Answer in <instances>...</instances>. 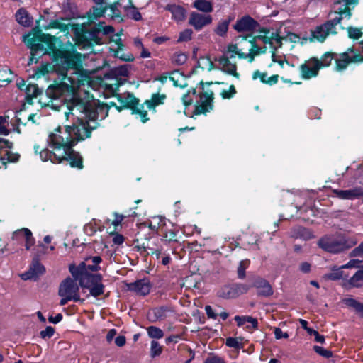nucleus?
Returning <instances> with one entry per match:
<instances>
[{
	"label": "nucleus",
	"instance_id": "nucleus-1",
	"mask_svg": "<svg viewBox=\"0 0 363 363\" xmlns=\"http://www.w3.org/2000/svg\"><path fill=\"white\" fill-rule=\"evenodd\" d=\"M54 71L58 78L46 89V95L52 99H60L61 102L67 101L84 83L89 82L87 76L83 74L81 67L82 55L68 50H57L55 52Z\"/></svg>",
	"mask_w": 363,
	"mask_h": 363
},
{
	"label": "nucleus",
	"instance_id": "nucleus-2",
	"mask_svg": "<svg viewBox=\"0 0 363 363\" xmlns=\"http://www.w3.org/2000/svg\"><path fill=\"white\" fill-rule=\"evenodd\" d=\"M62 106L68 110L65 112L67 118L71 114L77 118L72 125H65L62 132L69 133L77 143L90 138L92 130L99 126L96 101L82 98L76 91Z\"/></svg>",
	"mask_w": 363,
	"mask_h": 363
},
{
	"label": "nucleus",
	"instance_id": "nucleus-3",
	"mask_svg": "<svg viewBox=\"0 0 363 363\" xmlns=\"http://www.w3.org/2000/svg\"><path fill=\"white\" fill-rule=\"evenodd\" d=\"M48 141L52 150H43L40 152L43 160H50L53 163L68 161L72 167L79 169L83 168L82 157L73 150L77 142L70 138L69 133L62 132V128L58 127L54 132L50 133Z\"/></svg>",
	"mask_w": 363,
	"mask_h": 363
},
{
	"label": "nucleus",
	"instance_id": "nucleus-4",
	"mask_svg": "<svg viewBox=\"0 0 363 363\" xmlns=\"http://www.w3.org/2000/svg\"><path fill=\"white\" fill-rule=\"evenodd\" d=\"M357 244L354 239L350 238L343 235H325L321 238L318 245L330 253H340L347 250Z\"/></svg>",
	"mask_w": 363,
	"mask_h": 363
},
{
	"label": "nucleus",
	"instance_id": "nucleus-5",
	"mask_svg": "<svg viewBox=\"0 0 363 363\" xmlns=\"http://www.w3.org/2000/svg\"><path fill=\"white\" fill-rule=\"evenodd\" d=\"M115 97L119 102L118 107H117L118 111L129 108L132 111L133 114L140 116L143 123H146L149 120L147 111L144 109V104H140V100L136 98L133 94L125 92L116 94Z\"/></svg>",
	"mask_w": 363,
	"mask_h": 363
},
{
	"label": "nucleus",
	"instance_id": "nucleus-6",
	"mask_svg": "<svg viewBox=\"0 0 363 363\" xmlns=\"http://www.w3.org/2000/svg\"><path fill=\"white\" fill-rule=\"evenodd\" d=\"M75 280L79 281L82 288L89 290L90 295L98 297L104 292V285L101 283L102 276L100 274L84 273Z\"/></svg>",
	"mask_w": 363,
	"mask_h": 363
},
{
	"label": "nucleus",
	"instance_id": "nucleus-7",
	"mask_svg": "<svg viewBox=\"0 0 363 363\" xmlns=\"http://www.w3.org/2000/svg\"><path fill=\"white\" fill-rule=\"evenodd\" d=\"M340 23V18L335 17L333 19L328 20L323 24L318 26L314 30H311L309 40L313 42L315 40L323 43L326 38L332 34L337 33L336 26Z\"/></svg>",
	"mask_w": 363,
	"mask_h": 363
},
{
	"label": "nucleus",
	"instance_id": "nucleus-8",
	"mask_svg": "<svg viewBox=\"0 0 363 363\" xmlns=\"http://www.w3.org/2000/svg\"><path fill=\"white\" fill-rule=\"evenodd\" d=\"M56 38L50 34H45L38 30L33 35H28L25 37L24 41L28 48L32 50L35 45L38 42L45 43L47 44L48 48L52 50L55 54L58 50L55 45Z\"/></svg>",
	"mask_w": 363,
	"mask_h": 363
},
{
	"label": "nucleus",
	"instance_id": "nucleus-9",
	"mask_svg": "<svg viewBox=\"0 0 363 363\" xmlns=\"http://www.w3.org/2000/svg\"><path fill=\"white\" fill-rule=\"evenodd\" d=\"M77 280L67 277L64 279L60 284L58 294L59 296H67L72 298L75 302H83L84 299H81L79 295V286L77 283Z\"/></svg>",
	"mask_w": 363,
	"mask_h": 363
},
{
	"label": "nucleus",
	"instance_id": "nucleus-10",
	"mask_svg": "<svg viewBox=\"0 0 363 363\" xmlns=\"http://www.w3.org/2000/svg\"><path fill=\"white\" fill-rule=\"evenodd\" d=\"M250 289V286L245 284H233L223 286L218 290L217 294L225 299L235 298L241 294H246Z\"/></svg>",
	"mask_w": 363,
	"mask_h": 363
},
{
	"label": "nucleus",
	"instance_id": "nucleus-11",
	"mask_svg": "<svg viewBox=\"0 0 363 363\" xmlns=\"http://www.w3.org/2000/svg\"><path fill=\"white\" fill-rule=\"evenodd\" d=\"M213 92L211 90L203 91L199 94L194 113L196 115L206 113L213 109Z\"/></svg>",
	"mask_w": 363,
	"mask_h": 363
},
{
	"label": "nucleus",
	"instance_id": "nucleus-12",
	"mask_svg": "<svg viewBox=\"0 0 363 363\" xmlns=\"http://www.w3.org/2000/svg\"><path fill=\"white\" fill-rule=\"evenodd\" d=\"M259 27V23L249 15L238 18L233 25V28L238 33L253 32Z\"/></svg>",
	"mask_w": 363,
	"mask_h": 363
},
{
	"label": "nucleus",
	"instance_id": "nucleus-13",
	"mask_svg": "<svg viewBox=\"0 0 363 363\" xmlns=\"http://www.w3.org/2000/svg\"><path fill=\"white\" fill-rule=\"evenodd\" d=\"M318 58L311 57L300 66L301 76L303 79H310L318 75L319 70Z\"/></svg>",
	"mask_w": 363,
	"mask_h": 363
},
{
	"label": "nucleus",
	"instance_id": "nucleus-14",
	"mask_svg": "<svg viewBox=\"0 0 363 363\" xmlns=\"http://www.w3.org/2000/svg\"><path fill=\"white\" fill-rule=\"evenodd\" d=\"M101 30L99 28H91V30H82V33L79 36V41L84 46H92L93 45H100L102 43V39L99 36Z\"/></svg>",
	"mask_w": 363,
	"mask_h": 363
},
{
	"label": "nucleus",
	"instance_id": "nucleus-15",
	"mask_svg": "<svg viewBox=\"0 0 363 363\" xmlns=\"http://www.w3.org/2000/svg\"><path fill=\"white\" fill-rule=\"evenodd\" d=\"M212 16L210 14L192 12L190 14L189 24L192 26L195 30H200L204 26L211 24Z\"/></svg>",
	"mask_w": 363,
	"mask_h": 363
},
{
	"label": "nucleus",
	"instance_id": "nucleus-16",
	"mask_svg": "<svg viewBox=\"0 0 363 363\" xmlns=\"http://www.w3.org/2000/svg\"><path fill=\"white\" fill-rule=\"evenodd\" d=\"M230 57H229L226 55H223L218 59H216V61L219 63V69L223 72L233 76L236 79H240V74L237 72V65L235 62H233L230 60Z\"/></svg>",
	"mask_w": 363,
	"mask_h": 363
},
{
	"label": "nucleus",
	"instance_id": "nucleus-17",
	"mask_svg": "<svg viewBox=\"0 0 363 363\" xmlns=\"http://www.w3.org/2000/svg\"><path fill=\"white\" fill-rule=\"evenodd\" d=\"M333 192L336 197L345 200H353L363 196V189H362V186H355L347 190L334 189Z\"/></svg>",
	"mask_w": 363,
	"mask_h": 363
},
{
	"label": "nucleus",
	"instance_id": "nucleus-18",
	"mask_svg": "<svg viewBox=\"0 0 363 363\" xmlns=\"http://www.w3.org/2000/svg\"><path fill=\"white\" fill-rule=\"evenodd\" d=\"M45 269L44 266L39 262V260L37 257H34L33 259V262L29 270L26 273L23 274L21 275V277L24 280H36L40 275H42L45 272Z\"/></svg>",
	"mask_w": 363,
	"mask_h": 363
},
{
	"label": "nucleus",
	"instance_id": "nucleus-19",
	"mask_svg": "<svg viewBox=\"0 0 363 363\" xmlns=\"http://www.w3.org/2000/svg\"><path fill=\"white\" fill-rule=\"evenodd\" d=\"M251 286L255 287L257 289L258 296L267 297L273 294L272 286L268 281L262 277H255Z\"/></svg>",
	"mask_w": 363,
	"mask_h": 363
},
{
	"label": "nucleus",
	"instance_id": "nucleus-20",
	"mask_svg": "<svg viewBox=\"0 0 363 363\" xmlns=\"http://www.w3.org/2000/svg\"><path fill=\"white\" fill-rule=\"evenodd\" d=\"M150 283L147 279H140L128 284L129 291L136 293L138 295L145 296L150 293Z\"/></svg>",
	"mask_w": 363,
	"mask_h": 363
},
{
	"label": "nucleus",
	"instance_id": "nucleus-21",
	"mask_svg": "<svg viewBox=\"0 0 363 363\" xmlns=\"http://www.w3.org/2000/svg\"><path fill=\"white\" fill-rule=\"evenodd\" d=\"M172 310L168 306H161L153 308L149 313V316L152 315V321L163 320L167 318Z\"/></svg>",
	"mask_w": 363,
	"mask_h": 363
},
{
	"label": "nucleus",
	"instance_id": "nucleus-22",
	"mask_svg": "<svg viewBox=\"0 0 363 363\" xmlns=\"http://www.w3.org/2000/svg\"><path fill=\"white\" fill-rule=\"evenodd\" d=\"M335 4L338 7L335 9V13L338 14L337 17L340 18V22L344 17L348 19L350 18L352 16L351 9L350 8V5L347 3H346L344 0H337L335 2Z\"/></svg>",
	"mask_w": 363,
	"mask_h": 363
},
{
	"label": "nucleus",
	"instance_id": "nucleus-23",
	"mask_svg": "<svg viewBox=\"0 0 363 363\" xmlns=\"http://www.w3.org/2000/svg\"><path fill=\"white\" fill-rule=\"evenodd\" d=\"M113 106L116 107L117 109L118 105L113 101H110L108 104H101L99 101H96L95 109L97 110L98 118L100 117L101 119L105 118L108 114L109 108Z\"/></svg>",
	"mask_w": 363,
	"mask_h": 363
},
{
	"label": "nucleus",
	"instance_id": "nucleus-24",
	"mask_svg": "<svg viewBox=\"0 0 363 363\" xmlns=\"http://www.w3.org/2000/svg\"><path fill=\"white\" fill-rule=\"evenodd\" d=\"M166 9L172 13V18L177 21H182L186 16L185 9L178 5H167Z\"/></svg>",
	"mask_w": 363,
	"mask_h": 363
},
{
	"label": "nucleus",
	"instance_id": "nucleus-25",
	"mask_svg": "<svg viewBox=\"0 0 363 363\" xmlns=\"http://www.w3.org/2000/svg\"><path fill=\"white\" fill-rule=\"evenodd\" d=\"M233 20V17L231 16H228L222 19L218 22V26L214 30L215 33L220 37L225 36L228 30L229 25Z\"/></svg>",
	"mask_w": 363,
	"mask_h": 363
},
{
	"label": "nucleus",
	"instance_id": "nucleus-26",
	"mask_svg": "<svg viewBox=\"0 0 363 363\" xmlns=\"http://www.w3.org/2000/svg\"><path fill=\"white\" fill-rule=\"evenodd\" d=\"M16 18L21 25L28 27L32 23V18L30 17L28 11L24 9H20L16 13Z\"/></svg>",
	"mask_w": 363,
	"mask_h": 363
},
{
	"label": "nucleus",
	"instance_id": "nucleus-27",
	"mask_svg": "<svg viewBox=\"0 0 363 363\" xmlns=\"http://www.w3.org/2000/svg\"><path fill=\"white\" fill-rule=\"evenodd\" d=\"M193 6L198 11L209 14L213 10V4L208 0H195Z\"/></svg>",
	"mask_w": 363,
	"mask_h": 363
},
{
	"label": "nucleus",
	"instance_id": "nucleus-28",
	"mask_svg": "<svg viewBox=\"0 0 363 363\" xmlns=\"http://www.w3.org/2000/svg\"><path fill=\"white\" fill-rule=\"evenodd\" d=\"M124 11L128 17H130L135 21H140L142 18L141 13L133 5L132 0H128V4L124 6Z\"/></svg>",
	"mask_w": 363,
	"mask_h": 363
},
{
	"label": "nucleus",
	"instance_id": "nucleus-29",
	"mask_svg": "<svg viewBox=\"0 0 363 363\" xmlns=\"http://www.w3.org/2000/svg\"><path fill=\"white\" fill-rule=\"evenodd\" d=\"M87 266L88 265H86L85 262H81L77 267L74 264H70L69 267V270L72 277L76 279L78 277L82 276L83 274L89 273V269Z\"/></svg>",
	"mask_w": 363,
	"mask_h": 363
},
{
	"label": "nucleus",
	"instance_id": "nucleus-30",
	"mask_svg": "<svg viewBox=\"0 0 363 363\" xmlns=\"http://www.w3.org/2000/svg\"><path fill=\"white\" fill-rule=\"evenodd\" d=\"M46 53V50L42 43L38 42L34 47L32 48L30 52V57L28 61V65H31L33 62H37L38 60V55H44Z\"/></svg>",
	"mask_w": 363,
	"mask_h": 363
},
{
	"label": "nucleus",
	"instance_id": "nucleus-31",
	"mask_svg": "<svg viewBox=\"0 0 363 363\" xmlns=\"http://www.w3.org/2000/svg\"><path fill=\"white\" fill-rule=\"evenodd\" d=\"M248 38H251L249 40V42L251 43V48L249 53L246 54V55H247V58H250V61L252 62L255 59V56L260 54V47L257 45L256 40H254L250 35L244 36L242 40H247Z\"/></svg>",
	"mask_w": 363,
	"mask_h": 363
},
{
	"label": "nucleus",
	"instance_id": "nucleus-32",
	"mask_svg": "<svg viewBox=\"0 0 363 363\" xmlns=\"http://www.w3.org/2000/svg\"><path fill=\"white\" fill-rule=\"evenodd\" d=\"M292 236L296 238H301L304 240H309L313 237L311 233L308 229L301 226L295 227L292 230Z\"/></svg>",
	"mask_w": 363,
	"mask_h": 363
},
{
	"label": "nucleus",
	"instance_id": "nucleus-33",
	"mask_svg": "<svg viewBox=\"0 0 363 363\" xmlns=\"http://www.w3.org/2000/svg\"><path fill=\"white\" fill-rule=\"evenodd\" d=\"M335 53L331 52H327L323 54L320 59L318 58V67L320 69L323 67H328L331 65L332 60H335Z\"/></svg>",
	"mask_w": 363,
	"mask_h": 363
},
{
	"label": "nucleus",
	"instance_id": "nucleus-34",
	"mask_svg": "<svg viewBox=\"0 0 363 363\" xmlns=\"http://www.w3.org/2000/svg\"><path fill=\"white\" fill-rule=\"evenodd\" d=\"M343 303L347 306L354 308L357 313L360 314V316L363 318V303H360L352 298H344Z\"/></svg>",
	"mask_w": 363,
	"mask_h": 363
},
{
	"label": "nucleus",
	"instance_id": "nucleus-35",
	"mask_svg": "<svg viewBox=\"0 0 363 363\" xmlns=\"http://www.w3.org/2000/svg\"><path fill=\"white\" fill-rule=\"evenodd\" d=\"M13 72L7 67L0 68V82L1 86H4L10 83L13 80Z\"/></svg>",
	"mask_w": 363,
	"mask_h": 363
},
{
	"label": "nucleus",
	"instance_id": "nucleus-36",
	"mask_svg": "<svg viewBox=\"0 0 363 363\" xmlns=\"http://www.w3.org/2000/svg\"><path fill=\"white\" fill-rule=\"evenodd\" d=\"M352 287H361L363 285V266L348 281Z\"/></svg>",
	"mask_w": 363,
	"mask_h": 363
},
{
	"label": "nucleus",
	"instance_id": "nucleus-37",
	"mask_svg": "<svg viewBox=\"0 0 363 363\" xmlns=\"http://www.w3.org/2000/svg\"><path fill=\"white\" fill-rule=\"evenodd\" d=\"M226 55L230 58H234L235 55H238V57L241 59L247 58V55H246L245 53L241 52V50L238 48L237 44L228 45Z\"/></svg>",
	"mask_w": 363,
	"mask_h": 363
},
{
	"label": "nucleus",
	"instance_id": "nucleus-38",
	"mask_svg": "<svg viewBox=\"0 0 363 363\" xmlns=\"http://www.w3.org/2000/svg\"><path fill=\"white\" fill-rule=\"evenodd\" d=\"M166 96L164 94H154L150 100H147L145 104L149 109L155 108L156 106L163 104Z\"/></svg>",
	"mask_w": 363,
	"mask_h": 363
},
{
	"label": "nucleus",
	"instance_id": "nucleus-39",
	"mask_svg": "<svg viewBox=\"0 0 363 363\" xmlns=\"http://www.w3.org/2000/svg\"><path fill=\"white\" fill-rule=\"evenodd\" d=\"M116 43L117 44L118 47H117V50L116 51L115 55L117 57L122 60L123 61L132 62L134 60L133 55H130H130H124V54L120 55V52L123 50V45L121 42V39L117 38L116 40Z\"/></svg>",
	"mask_w": 363,
	"mask_h": 363
},
{
	"label": "nucleus",
	"instance_id": "nucleus-40",
	"mask_svg": "<svg viewBox=\"0 0 363 363\" xmlns=\"http://www.w3.org/2000/svg\"><path fill=\"white\" fill-rule=\"evenodd\" d=\"M187 59H188V57L185 53L177 52L172 55V57L171 58V61H172V63H173L174 65L180 66V65H183L184 64H185Z\"/></svg>",
	"mask_w": 363,
	"mask_h": 363
},
{
	"label": "nucleus",
	"instance_id": "nucleus-41",
	"mask_svg": "<svg viewBox=\"0 0 363 363\" xmlns=\"http://www.w3.org/2000/svg\"><path fill=\"white\" fill-rule=\"evenodd\" d=\"M44 28L45 30L50 28H57L63 32L67 31L69 29L68 26L67 24L61 23L58 20L51 21L48 26L44 27Z\"/></svg>",
	"mask_w": 363,
	"mask_h": 363
},
{
	"label": "nucleus",
	"instance_id": "nucleus-42",
	"mask_svg": "<svg viewBox=\"0 0 363 363\" xmlns=\"http://www.w3.org/2000/svg\"><path fill=\"white\" fill-rule=\"evenodd\" d=\"M91 260L93 264H88L87 267L89 270L92 272H97L101 269L99 266V263L101 262L102 259L99 256L89 257L86 259V261Z\"/></svg>",
	"mask_w": 363,
	"mask_h": 363
},
{
	"label": "nucleus",
	"instance_id": "nucleus-43",
	"mask_svg": "<svg viewBox=\"0 0 363 363\" xmlns=\"http://www.w3.org/2000/svg\"><path fill=\"white\" fill-rule=\"evenodd\" d=\"M347 276H345L344 274V272L342 270H340V269H338L334 270L333 272H332L330 273L325 274L324 279L336 281V280H339L340 279H344Z\"/></svg>",
	"mask_w": 363,
	"mask_h": 363
},
{
	"label": "nucleus",
	"instance_id": "nucleus-44",
	"mask_svg": "<svg viewBox=\"0 0 363 363\" xmlns=\"http://www.w3.org/2000/svg\"><path fill=\"white\" fill-rule=\"evenodd\" d=\"M147 334L151 338L160 339L163 337V331L155 326H150L147 328Z\"/></svg>",
	"mask_w": 363,
	"mask_h": 363
},
{
	"label": "nucleus",
	"instance_id": "nucleus-45",
	"mask_svg": "<svg viewBox=\"0 0 363 363\" xmlns=\"http://www.w3.org/2000/svg\"><path fill=\"white\" fill-rule=\"evenodd\" d=\"M108 10V4L102 3L101 4H96L93 7V15L94 18H99L106 13Z\"/></svg>",
	"mask_w": 363,
	"mask_h": 363
},
{
	"label": "nucleus",
	"instance_id": "nucleus-46",
	"mask_svg": "<svg viewBox=\"0 0 363 363\" xmlns=\"http://www.w3.org/2000/svg\"><path fill=\"white\" fill-rule=\"evenodd\" d=\"M119 6V1H116L110 5L108 4V9H109L110 10V13H108V15L110 16L112 18H121V11L118 9Z\"/></svg>",
	"mask_w": 363,
	"mask_h": 363
},
{
	"label": "nucleus",
	"instance_id": "nucleus-47",
	"mask_svg": "<svg viewBox=\"0 0 363 363\" xmlns=\"http://www.w3.org/2000/svg\"><path fill=\"white\" fill-rule=\"evenodd\" d=\"M26 94L30 98L37 97L41 94V91L35 84H28L26 89Z\"/></svg>",
	"mask_w": 363,
	"mask_h": 363
},
{
	"label": "nucleus",
	"instance_id": "nucleus-48",
	"mask_svg": "<svg viewBox=\"0 0 363 363\" xmlns=\"http://www.w3.org/2000/svg\"><path fill=\"white\" fill-rule=\"evenodd\" d=\"M250 261L248 259L242 260L238 267V277L240 279L245 277V269L248 267Z\"/></svg>",
	"mask_w": 363,
	"mask_h": 363
},
{
	"label": "nucleus",
	"instance_id": "nucleus-49",
	"mask_svg": "<svg viewBox=\"0 0 363 363\" xmlns=\"http://www.w3.org/2000/svg\"><path fill=\"white\" fill-rule=\"evenodd\" d=\"M162 351V346L159 344L158 342L152 340L151 342V348H150V355L152 357H155L159 356Z\"/></svg>",
	"mask_w": 363,
	"mask_h": 363
},
{
	"label": "nucleus",
	"instance_id": "nucleus-50",
	"mask_svg": "<svg viewBox=\"0 0 363 363\" xmlns=\"http://www.w3.org/2000/svg\"><path fill=\"white\" fill-rule=\"evenodd\" d=\"M25 247L27 250H29L32 246L34 245L35 240L33 236V233L30 230H26V237H25Z\"/></svg>",
	"mask_w": 363,
	"mask_h": 363
},
{
	"label": "nucleus",
	"instance_id": "nucleus-51",
	"mask_svg": "<svg viewBox=\"0 0 363 363\" xmlns=\"http://www.w3.org/2000/svg\"><path fill=\"white\" fill-rule=\"evenodd\" d=\"M313 350L317 354L325 358L328 359L333 356V352L330 350H326L320 346L315 345Z\"/></svg>",
	"mask_w": 363,
	"mask_h": 363
},
{
	"label": "nucleus",
	"instance_id": "nucleus-52",
	"mask_svg": "<svg viewBox=\"0 0 363 363\" xmlns=\"http://www.w3.org/2000/svg\"><path fill=\"white\" fill-rule=\"evenodd\" d=\"M192 33H193V32H192L191 29H185L184 30H183L182 32H181L179 33V36L177 40V42L178 43L186 42V41L191 40Z\"/></svg>",
	"mask_w": 363,
	"mask_h": 363
},
{
	"label": "nucleus",
	"instance_id": "nucleus-53",
	"mask_svg": "<svg viewBox=\"0 0 363 363\" xmlns=\"http://www.w3.org/2000/svg\"><path fill=\"white\" fill-rule=\"evenodd\" d=\"M347 31L349 38L352 39H359L362 35V32L361 31V30L357 28H353L351 26L348 27Z\"/></svg>",
	"mask_w": 363,
	"mask_h": 363
},
{
	"label": "nucleus",
	"instance_id": "nucleus-54",
	"mask_svg": "<svg viewBox=\"0 0 363 363\" xmlns=\"http://www.w3.org/2000/svg\"><path fill=\"white\" fill-rule=\"evenodd\" d=\"M191 94H192V95L196 94V89H192L191 90H189L186 94H184L183 96L182 101H183L184 104L186 106L191 105L193 102V99L191 96Z\"/></svg>",
	"mask_w": 363,
	"mask_h": 363
},
{
	"label": "nucleus",
	"instance_id": "nucleus-55",
	"mask_svg": "<svg viewBox=\"0 0 363 363\" xmlns=\"http://www.w3.org/2000/svg\"><path fill=\"white\" fill-rule=\"evenodd\" d=\"M26 230H30L28 228H21V229L14 231L12 234V237H11L12 240H16V241H20V240H21L22 238H25Z\"/></svg>",
	"mask_w": 363,
	"mask_h": 363
},
{
	"label": "nucleus",
	"instance_id": "nucleus-56",
	"mask_svg": "<svg viewBox=\"0 0 363 363\" xmlns=\"http://www.w3.org/2000/svg\"><path fill=\"white\" fill-rule=\"evenodd\" d=\"M2 157H4V161L6 160L8 162H15L18 160L20 155L17 153H13L10 150H6V152Z\"/></svg>",
	"mask_w": 363,
	"mask_h": 363
},
{
	"label": "nucleus",
	"instance_id": "nucleus-57",
	"mask_svg": "<svg viewBox=\"0 0 363 363\" xmlns=\"http://www.w3.org/2000/svg\"><path fill=\"white\" fill-rule=\"evenodd\" d=\"M237 93L234 85H230L229 90H223L220 95L223 99H230Z\"/></svg>",
	"mask_w": 363,
	"mask_h": 363
},
{
	"label": "nucleus",
	"instance_id": "nucleus-58",
	"mask_svg": "<svg viewBox=\"0 0 363 363\" xmlns=\"http://www.w3.org/2000/svg\"><path fill=\"white\" fill-rule=\"evenodd\" d=\"M176 236H177L176 232L173 230H166L164 233V238L165 239V241L168 242H170L172 241L177 242V240L176 239Z\"/></svg>",
	"mask_w": 363,
	"mask_h": 363
},
{
	"label": "nucleus",
	"instance_id": "nucleus-59",
	"mask_svg": "<svg viewBox=\"0 0 363 363\" xmlns=\"http://www.w3.org/2000/svg\"><path fill=\"white\" fill-rule=\"evenodd\" d=\"M225 344L228 347L235 349H240L241 347V343L236 338L233 337L227 338Z\"/></svg>",
	"mask_w": 363,
	"mask_h": 363
},
{
	"label": "nucleus",
	"instance_id": "nucleus-60",
	"mask_svg": "<svg viewBox=\"0 0 363 363\" xmlns=\"http://www.w3.org/2000/svg\"><path fill=\"white\" fill-rule=\"evenodd\" d=\"M54 333H55V330L52 327L47 326L45 330H42L40 333V335L42 338H46V337L50 338L54 335Z\"/></svg>",
	"mask_w": 363,
	"mask_h": 363
},
{
	"label": "nucleus",
	"instance_id": "nucleus-61",
	"mask_svg": "<svg viewBox=\"0 0 363 363\" xmlns=\"http://www.w3.org/2000/svg\"><path fill=\"white\" fill-rule=\"evenodd\" d=\"M253 39L256 40H260L263 43L270 45L272 48L273 47H274L273 45V42H272V38H269V36L259 35L253 37Z\"/></svg>",
	"mask_w": 363,
	"mask_h": 363
},
{
	"label": "nucleus",
	"instance_id": "nucleus-62",
	"mask_svg": "<svg viewBox=\"0 0 363 363\" xmlns=\"http://www.w3.org/2000/svg\"><path fill=\"white\" fill-rule=\"evenodd\" d=\"M362 255H363V242L350 252V257H358Z\"/></svg>",
	"mask_w": 363,
	"mask_h": 363
},
{
	"label": "nucleus",
	"instance_id": "nucleus-63",
	"mask_svg": "<svg viewBox=\"0 0 363 363\" xmlns=\"http://www.w3.org/2000/svg\"><path fill=\"white\" fill-rule=\"evenodd\" d=\"M274 335L276 339L279 340L281 338H288L289 334L287 333H284L279 328H274Z\"/></svg>",
	"mask_w": 363,
	"mask_h": 363
},
{
	"label": "nucleus",
	"instance_id": "nucleus-64",
	"mask_svg": "<svg viewBox=\"0 0 363 363\" xmlns=\"http://www.w3.org/2000/svg\"><path fill=\"white\" fill-rule=\"evenodd\" d=\"M114 216L115 219L112 221L111 224L115 226V229L116 230V227L121 225L125 216L118 213H114Z\"/></svg>",
	"mask_w": 363,
	"mask_h": 363
}]
</instances>
